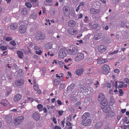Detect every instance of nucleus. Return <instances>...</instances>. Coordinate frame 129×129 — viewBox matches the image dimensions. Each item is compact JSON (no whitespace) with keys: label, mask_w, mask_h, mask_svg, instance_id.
Returning <instances> with one entry per match:
<instances>
[{"label":"nucleus","mask_w":129,"mask_h":129,"mask_svg":"<svg viewBox=\"0 0 129 129\" xmlns=\"http://www.w3.org/2000/svg\"><path fill=\"white\" fill-rule=\"evenodd\" d=\"M90 116V113H85L82 116L81 124L85 126H89L92 123V120L89 118Z\"/></svg>","instance_id":"obj_1"},{"label":"nucleus","mask_w":129,"mask_h":129,"mask_svg":"<svg viewBox=\"0 0 129 129\" xmlns=\"http://www.w3.org/2000/svg\"><path fill=\"white\" fill-rule=\"evenodd\" d=\"M98 100L100 102L101 107L102 109H103L104 111L106 112V110L104 108V107L108 105L107 100L105 99V95L102 93H100L98 97Z\"/></svg>","instance_id":"obj_2"},{"label":"nucleus","mask_w":129,"mask_h":129,"mask_svg":"<svg viewBox=\"0 0 129 129\" xmlns=\"http://www.w3.org/2000/svg\"><path fill=\"white\" fill-rule=\"evenodd\" d=\"M67 49L65 48H62L59 51L58 56L60 58H63L67 56Z\"/></svg>","instance_id":"obj_3"},{"label":"nucleus","mask_w":129,"mask_h":129,"mask_svg":"<svg viewBox=\"0 0 129 129\" xmlns=\"http://www.w3.org/2000/svg\"><path fill=\"white\" fill-rule=\"evenodd\" d=\"M103 74L107 75L109 72L110 68L109 66L106 64H104L101 68Z\"/></svg>","instance_id":"obj_4"},{"label":"nucleus","mask_w":129,"mask_h":129,"mask_svg":"<svg viewBox=\"0 0 129 129\" xmlns=\"http://www.w3.org/2000/svg\"><path fill=\"white\" fill-rule=\"evenodd\" d=\"M24 118L23 116H19L15 117L14 119L13 122L16 125H18L23 121Z\"/></svg>","instance_id":"obj_5"},{"label":"nucleus","mask_w":129,"mask_h":129,"mask_svg":"<svg viewBox=\"0 0 129 129\" xmlns=\"http://www.w3.org/2000/svg\"><path fill=\"white\" fill-rule=\"evenodd\" d=\"M104 108L106 110V112H104L103 110V109H102L103 111L105 113L108 114V115L109 117H113L115 115L114 113L111 111L110 110V108L109 106L108 107H105Z\"/></svg>","instance_id":"obj_6"},{"label":"nucleus","mask_w":129,"mask_h":129,"mask_svg":"<svg viewBox=\"0 0 129 129\" xmlns=\"http://www.w3.org/2000/svg\"><path fill=\"white\" fill-rule=\"evenodd\" d=\"M84 57V53L80 52L75 57V60L76 62L79 61L83 59Z\"/></svg>","instance_id":"obj_7"},{"label":"nucleus","mask_w":129,"mask_h":129,"mask_svg":"<svg viewBox=\"0 0 129 129\" xmlns=\"http://www.w3.org/2000/svg\"><path fill=\"white\" fill-rule=\"evenodd\" d=\"M63 11L65 16L68 17L70 15V9L68 6H64L63 8Z\"/></svg>","instance_id":"obj_8"},{"label":"nucleus","mask_w":129,"mask_h":129,"mask_svg":"<svg viewBox=\"0 0 129 129\" xmlns=\"http://www.w3.org/2000/svg\"><path fill=\"white\" fill-rule=\"evenodd\" d=\"M78 52V48L77 47H73L71 49H69V53L71 55H75Z\"/></svg>","instance_id":"obj_9"},{"label":"nucleus","mask_w":129,"mask_h":129,"mask_svg":"<svg viewBox=\"0 0 129 129\" xmlns=\"http://www.w3.org/2000/svg\"><path fill=\"white\" fill-rule=\"evenodd\" d=\"M19 32L21 34L24 33L26 31V26L24 25H21L19 27Z\"/></svg>","instance_id":"obj_10"},{"label":"nucleus","mask_w":129,"mask_h":129,"mask_svg":"<svg viewBox=\"0 0 129 129\" xmlns=\"http://www.w3.org/2000/svg\"><path fill=\"white\" fill-rule=\"evenodd\" d=\"M24 82L25 80L22 79L17 80L15 82V86H21L24 84Z\"/></svg>","instance_id":"obj_11"},{"label":"nucleus","mask_w":129,"mask_h":129,"mask_svg":"<svg viewBox=\"0 0 129 129\" xmlns=\"http://www.w3.org/2000/svg\"><path fill=\"white\" fill-rule=\"evenodd\" d=\"M68 31L70 34L72 35H75L77 33V30L75 28L69 29L68 30Z\"/></svg>","instance_id":"obj_12"},{"label":"nucleus","mask_w":129,"mask_h":129,"mask_svg":"<svg viewBox=\"0 0 129 129\" xmlns=\"http://www.w3.org/2000/svg\"><path fill=\"white\" fill-rule=\"evenodd\" d=\"M34 48L35 50V53L39 55H41L42 53V51L40 48L37 46L34 47Z\"/></svg>","instance_id":"obj_13"},{"label":"nucleus","mask_w":129,"mask_h":129,"mask_svg":"<svg viewBox=\"0 0 129 129\" xmlns=\"http://www.w3.org/2000/svg\"><path fill=\"white\" fill-rule=\"evenodd\" d=\"M32 117L34 119L37 121L39 120L40 119V117L39 114L36 112L33 113L32 115Z\"/></svg>","instance_id":"obj_14"},{"label":"nucleus","mask_w":129,"mask_h":129,"mask_svg":"<svg viewBox=\"0 0 129 129\" xmlns=\"http://www.w3.org/2000/svg\"><path fill=\"white\" fill-rule=\"evenodd\" d=\"M12 116L11 115H8L6 116L5 120L7 123L9 124L12 121Z\"/></svg>","instance_id":"obj_15"},{"label":"nucleus","mask_w":129,"mask_h":129,"mask_svg":"<svg viewBox=\"0 0 129 129\" xmlns=\"http://www.w3.org/2000/svg\"><path fill=\"white\" fill-rule=\"evenodd\" d=\"M100 10L99 9H95L92 8L90 9V11L91 13L93 14H96L99 13L100 12Z\"/></svg>","instance_id":"obj_16"},{"label":"nucleus","mask_w":129,"mask_h":129,"mask_svg":"<svg viewBox=\"0 0 129 129\" xmlns=\"http://www.w3.org/2000/svg\"><path fill=\"white\" fill-rule=\"evenodd\" d=\"M106 47L103 45L99 46L98 48V51L101 52H104L106 51Z\"/></svg>","instance_id":"obj_17"},{"label":"nucleus","mask_w":129,"mask_h":129,"mask_svg":"<svg viewBox=\"0 0 129 129\" xmlns=\"http://www.w3.org/2000/svg\"><path fill=\"white\" fill-rule=\"evenodd\" d=\"M22 95L20 94H18L16 95L13 98V100L15 102L19 101L21 98Z\"/></svg>","instance_id":"obj_18"},{"label":"nucleus","mask_w":129,"mask_h":129,"mask_svg":"<svg viewBox=\"0 0 129 129\" xmlns=\"http://www.w3.org/2000/svg\"><path fill=\"white\" fill-rule=\"evenodd\" d=\"M84 69L83 68L78 69L75 71L76 74L78 76H80L84 71Z\"/></svg>","instance_id":"obj_19"},{"label":"nucleus","mask_w":129,"mask_h":129,"mask_svg":"<svg viewBox=\"0 0 129 129\" xmlns=\"http://www.w3.org/2000/svg\"><path fill=\"white\" fill-rule=\"evenodd\" d=\"M75 86V84L74 83L71 84L67 88L68 91H72L74 89Z\"/></svg>","instance_id":"obj_20"},{"label":"nucleus","mask_w":129,"mask_h":129,"mask_svg":"<svg viewBox=\"0 0 129 129\" xmlns=\"http://www.w3.org/2000/svg\"><path fill=\"white\" fill-rule=\"evenodd\" d=\"M33 101V99L30 97H28L27 100H25V102L22 103L21 104L24 105V104L26 103L29 102L32 103Z\"/></svg>","instance_id":"obj_21"},{"label":"nucleus","mask_w":129,"mask_h":129,"mask_svg":"<svg viewBox=\"0 0 129 129\" xmlns=\"http://www.w3.org/2000/svg\"><path fill=\"white\" fill-rule=\"evenodd\" d=\"M0 104L1 105L6 107L9 104V103L7 100H4L0 102Z\"/></svg>","instance_id":"obj_22"},{"label":"nucleus","mask_w":129,"mask_h":129,"mask_svg":"<svg viewBox=\"0 0 129 129\" xmlns=\"http://www.w3.org/2000/svg\"><path fill=\"white\" fill-rule=\"evenodd\" d=\"M109 102V105L110 106H112L115 103L114 99L113 96H111Z\"/></svg>","instance_id":"obj_23"},{"label":"nucleus","mask_w":129,"mask_h":129,"mask_svg":"<svg viewBox=\"0 0 129 129\" xmlns=\"http://www.w3.org/2000/svg\"><path fill=\"white\" fill-rule=\"evenodd\" d=\"M103 125L102 122H98L95 124V127L97 129H99Z\"/></svg>","instance_id":"obj_24"},{"label":"nucleus","mask_w":129,"mask_h":129,"mask_svg":"<svg viewBox=\"0 0 129 129\" xmlns=\"http://www.w3.org/2000/svg\"><path fill=\"white\" fill-rule=\"evenodd\" d=\"M18 26V24L16 23H14L12 24L10 26L11 29L14 30L17 29Z\"/></svg>","instance_id":"obj_25"},{"label":"nucleus","mask_w":129,"mask_h":129,"mask_svg":"<svg viewBox=\"0 0 129 129\" xmlns=\"http://www.w3.org/2000/svg\"><path fill=\"white\" fill-rule=\"evenodd\" d=\"M100 38L101 36L100 33H97L94 35L93 38L95 40H97L99 39Z\"/></svg>","instance_id":"obj_26"},{"label":"nucleus","mask_w":129,"mask_h":129,"mask_svg":"<svg viewBox=\"0 0 129 129\" xmlns=\"http://www.w3.org/2000/svg\"><path fill=\"white\" fill-rule=\"evenodd\" d=\"M68 25L71 27H74L75 25V22L73 20L69 21L68 23Z\"/></svg>","instance_id":"obj_27"},{"label":"nucleus","mask_w":129,"mask_h":129,"mask_svg":"<svg viewBox=\"0 0 129 129\" xmlns=\"http://www.w3.org/2000/svg\"><path fill=\"white\" fill-rule=\"evenodd\" d=\"M36 38L38 40L39 39H44L45 38V36L43 35L38 34L36 36Z\"/></svg>","instance_id":"obj_28"},{"label":"nucleus","mask_w":129,"mask_h":129,"mask_svg":"<svg viewBox=\"0 0 129 129\" xmlns=\"http://www.w3.org/2000/svg\"><path fill=\"white\" fill-rule=\"evenodd\" d=\"M108 61L107 59H103L97 61V63L99 64L106 63Z\"/></svg>","instance_id":"obj_29"},{"label":"nucleus","mask_w":129,"mask_h":129,"mask_svg":"<svg viewBox=\"0 0 129 129\" xmlns=\"http://www.w3.org/2000/svg\"><path fill=\"white\" fill-rule=\"evenodd\" d=\"M17 54L18 57L21 59H22L23 55V53L20 51H18L17 52Z\"/></svg>","instance_id":"obj_30"},{"label":"nucleus","mask_w":129,"mask_h":129,"mask_svg":"<svg viewBox=\"0 0 129 129\" xmlns=\"http://www.w3.org/2000/svg\"><path fill=\"white\" fill-rule=\"evenodd\" d=\"M70 99L73 102H75L77 100V96L76 95L73 96L71 97Z\"/></svg>","instance_id":"obj_31"},{"label":"nucleus","mask_w":129,"mask_h":129,"mask_svg":"<svg viewBox=\"0 0 129 129\" xmlns=\"http://www.w3.org/2000/svg\"><path fill=\"white\" fill-rule=\"evenodd\" d=\"M66 125L68 126V128L67 129H71L72 128V124L69 121H67L66 122Z\"/></svg>","instance_id":"obj_32"},{"label":"nucleus","mask_w":129,"mask_h":129,"mask_svg":"<svg viewBox=\"0 0 129 129\" xmlns=\"http://www.w3.org/2000/svg\"><path fill=\"white\" fill-rule=\"evenodd\" d=\"M29 1L35 7L38 6L39 5V4L37 3L36 5H35V4L37 2L38 0H29Z\"/></svg>","instance_id":"obj_33"},{"label":"nucleus","mask_w":129,"mask_h":129,"mask_svg":"<svg viewBox=\"0 0 129 129\" xmlns=\"http://www.w3.org/2000/svg\"><path fill=\"white\" fill-rule=\"evenodd\" d=\"M34 88L36 90H38L39 89L38 85L36 84V81H34Z\"/></svg>","instance_id":"obj_34"},{"label":"nucleus","mask_w":129,"mask_h":129,"mask_svg":"<svg viewBox=\"0 0 129 129\" xmlns=\"http://www.w3.org/2000/svg\"><path fill=\"white\" fill-rule=\"evenodd\" d=\"M43 105L41 104H39L37 107V108L39 110V111H42L43 110Z\"/></svg>","instance_id":"obj_35"},{"label":"nucleus","mask_w":129,"mask_h":129,"mask_svg":"<svg viewBox=\"0 0 129 129\" xmlns=\"http://www.w3.org/2000/svg\"><path fill=\"white\" fill-rule=\"evenodd\" d=\"M22 14L25 15L27 13V9L25 8H23L21 12Z\"/></svg>","instance_id":"obj_36"},{"label":"nucleus","mask_w":129,"mask_h":129,"mask_svg":"<svg viewBox=\"0 0 129 129\" xmlns=\"http://www.w3.org/2000/svg\"><path fill=\"white\" fill-rule=\"evenodd\" d=\"M60 82V81L59 80L57 79H55L53 83L54 85H56L59 84Z\"/></svg>","instance_id":"obj_37"},{"label":"nucleus","mask_w":129,"mask_h":129,"mask_svg":"<svg viewBox=\"0 0 129 129\" xmlns=\"http://www.w3.org/2000/svg\"><path fill=\"white\" fill-rule=\"evenodd\" d=\"M31 17L34 19H36L37 17V15L35 13H34L32 14L31 15Z\"/></svg>","instance_id":"obj_38"},{"label":"nucleus","mask_w":129,"mask_h":129,"mask_svg":"<svg viewBox=\"0 0 129 129\" xmlns=\"http://www.w3.org/2000/svg\"><path fill=\"white\" fill-rule=\"evenodd\" d=\"M0 48L1 49L4 51L7 49V46H2L0 47Z\"/></svg>","instance_id":"obj_39"},{"label":"nucleus","mask_w":129,"mask_h":129,"mask_svg":"<svg viewBox=\"0 0 129 129\" xmlns=\"http://www.w3.org/2000/svg\"><path fill=\"white\" fill-rule=\"evenodd\" d=\"M25 5L28 8H31L32 7V5L29 2H27L25 3Z\"/></svg>","instance_id":"obj_40"},{"label":"nucleus","mask_w":129,"mask_h":129,"mask_svg":"<svg viewBox=\"0 0 129 129\" xmlns=\"http://www.w3.org/2000/svg\"><path fill=\"white\" fill-rule=\"evenodd\" d=\"M12 40V38L11 37H7L6 39V41H11Z\"/></svg>","instance_id":"obj_41"},{"label":"nucleus","mask_w":129,"mask_h":129,"mask_svg":"<svg viewBox=\"0 0 129 129\" xmlns=\"http://www.w3.org/2000/svg\"><path fill=\"white\" fill-rule=\"evenodd\" d=\"M10 44L12 46H15L16 45V43L14 41H12L10 42Z\"/></svg>","instance_id":"obj_42"},{"label":"nucleus","mask_w":129,"mask_h":129,"mask_svg":"<svg viewBox=\"0 0 129 129\" xmlns=\"http://www.w3.org/2000/svg\"><path fill=\"white\" fill-rule=\"evenodd\" d=\"M63 111L62 110H59L58 111V113L59 116H61L63 114Z\"/></svg>","instance_id":"obj_43"},{"label":"nucleus","mask_w":129,"mask_h":129,"mask_svg":"<svg viewBox=\"0 0 129 129\" xmlns=\"http://www.w3.org/2000/svg\"><path fill=\"white\" fill-rule=\"evenodd\" d=\"M124 82L125 83H129V79L127 78H125L124 79Z\"/></svg>","instance_id":"obj_44"},{"label":"nucleus","mask_w":129,"mask_h":129,"mask_svg":"<svg viewBox=\"0 0 129 129\" xmlns=\"http://www.w3.org/2000/svg\"><path fill=\"white\" fill-rule=\"evenodd\" d=\"M106 86L107 87L109 88H111V85L110 83H108L106 84Z\"/></svg>","instance_id":"obj_45"},{"label":"nucleus","mask_w":129,"mask_h":129,"mask_svg":"<svg viewBox=\"0 0 129 129\" xmlns=\"http://www.w3.org/2000/svg\"><path fill=\"white\" fill-rule=\"evenodd\" d=\"M119 69H115L114 70V72L118 74L119 72Z\"/></svg>","instance_id":"obj_46"},{"label":"nucleus","mask_w":129,"mask_h":129,"mask_svg":"<svg viewBox=\"0 0 129 129\" xmlns=\"http://www.w3.org/2000/svg\"><path fill=\"white\" fill-rule=\"evenodd\" d=\"M126 23L125 22L122 21L121 24V25L122 26V27H123L124 26Z\"/></svg>","instance_id":"obj_47"},{"label":"nucleus","mask_w":129,"mask_h":129,"mask_svg":"<svg viewBox=\"0 0 129 129\" xmlns=\"http://www.w3.org/2000/svg\"><path fill=\"white\" fill-rule=\"evenodd\" d=\"M85 5L84 2H82L79 4V6H83Z\"/></svg>","instance_id":"obj_48"},{"label":"nucleus","mask_w":129,"mask_h":129,"mask_svg":"<svg viewBox=\"0 0 129 129\" xmlns=\"http://www.w3.org/2000/svg\"><path fill=\"white\" fill-rule=\"evenodd\" d=\"M53 121L54 123L55 124L57 123V122L56 120V118L55 117L53 118Z\"/></svg>","instance_id":"obj_49"},{"label":"nucleus","mask_w":129,"mask_h":129,"mask_svg":"<svg viewBox=\"0 0 129 129\" xmlns=\"http://www.w3.org/2000/svg\"><path fill=\"white\" fill-rule=\"evenodd\" d=\"M119 92L121 94H123V91L122 89H119Z\"/></svg>","instance_id":"obj_50"},{"label":"nucleus","mask_w":129,"mask_h":129,"mask_svg":"<svg viewBox=\"0 0 129 129\" xmlns=\"http://www.w3.org/2000/svg\"><path fill=\"white\" fill-rule=\"evenodd\" d=\"M124 85L123 84H119L118 86V87H117L118 88H121L123 87Z\"/></svg>","instance_id":"obj_51"},{"label":"nucleus","mask_w":129,"mask_h":129,"mask_svg":"<svg viewBox=\"0 0 129 129\" xmlns=\"http://www.w3.org/2000/svg\"><path fill=\"white\" fill-rule=\"evenodd\" d=\"M81 104V103L80 102L78 101L75 104V105L76 106H79Z\"/></svg>","instance_id":"obj_52"},{"label":"nucleus","mask_w":129,"mask_h":129,"mask_svg":"<svg viewBox=\"0 0 129 129\" xmlns=\"http://www.w3.org/2000/svg\"><path fill=\"white\" fill-rule=\"evenodd\" d=\"M118 52V50H117L116 51H113V52H112V53H111V54H114L117 53Z\"/></svg>","instance_id":"obj_53"},{"label":"nucleus","mask_w":129,"mask_h":129,"mask_svg":"<svg viewBox=\"0 0 129 129\" xmlns=\"http://www.w3.org/2000/svg\"><path fill=\"white\" fill-rule=\"evenodd\" d=\"M4 55L2 54L3 56H5L7 55V51L4 52L3 53Z\"/></svg>","instance_id":"obj_54"},{"label":"nucleus","mask_w":129,"mask_h":129,"mask_svg":"<svg viewBox=\"0 0 129 129\" xmlns=\"http://www.w3.org/2000/svg\"><path fill=\"white\" fill-rule=\"evenodd\" d=\"M43 111L45 113H46L47 111V109L45 107L44 108H43Z\"/></svg>","instance_id":"obj_55"},{"label":"nucleus","mask_w":129,"mask_h":129,"mask_svg":"<svg viewBox=\"0 0 129 129\" xmlns=\"http://www.w3.org/2000/svg\"><path fill=\"white\" fill-rule=\"evenodd\" d=\"M57 102L58 105H62V103L61 101L58 100L57 101Z\"/></svg>","instance_id":"obj_56"},{"label":"nucleus","mask_w":129,"mask_h":129,"mask_svg":"<svg viewBox=\"0 0 129 129\" xmlns=\"http://www.w3.org/2000/svg\"><path fill=\"white\" fill-rule=\"evenodd\" d=\"M65 123L64 119L63 121H62L61 122V125L63 126V127L64 126V125Z\"/></svg>","instance_id":"obj_57"},{"label":"nucleus","mask_w":129,"mask_h":129,"mask_svg":"<svg viewBox=\"0 0 129 129\" xmlns=\"http://www.w3.org/2000/svg\"><path fill=\"white\" fill-rule=\"evenodd\" d=\"M71 72H68L67 76H69V77H71Z\"/></svg>","instance_id":"obj_58"},{"label":"nucleus","mask_w":129,"mask_h":129,"mask_svg":"<svg viewBox=\"0 0 129 129\" xmlns=\"http://www.w3.org/2000/svg\"><path fill=\"white\" fill-rule=\"evenodd\" d=\"M83 16L82 14V13H80L78 16V18H81Z\"/></svg>","instance_id":"obj_59"},{"label":"nucleus","mask_w":129,"mask_h":129,"mask_svg":"<svg viewBox=\"0 0 129 129\" xmlns=\"http://www.w3.org/2000/svg\"><path fill=\"white\" fill-rule=\"evenodd\" d=\"M56 98V97H55V98H53L51 99V101L52 103H54L55 100V98Z\"/></svg>","instance_id":"obj_60"},{"label":"nucleus","mask_w":129,"mask_h":129,"mask_svg":"<svg viewBox=\"0 0 129 129\" xmlns=\"http://www.w3.org/2000/svg\"><path fill=\"white\" fill-rule=\"evenodd\" d=\"M109 93L110 94H113V91L112 89H110L109 91Z\"/></svg>","instance_id":"obj_61"},{"label":"nucleus","mask_w":129,"mask_h":129,"mask_svg":"<svg viewBox=\"0 0 129 129\" xmlns=\"http://www.w3.org/2000/svg\"><path fill=\"white\" fill-rule=\"evenodd\" d=\"M121 111L122 113H124L126 111V110L125 109H122Z\"/></svg>","instance_id":"obj_62"},{"label":"nucleus","mask_w":129,"mask_h":129,"mask_svg":"<svg viewBox=\"0 0 129 129\" xmlns=\"http://www.w3.org/2000/svg\"><path fill=\"white\" fill-rule=\"evenodd\" d=\"M104 129H111V128L110 126H107L105 127Z\"/></svg>","instance_id":"obj_63"},{"label":"nucleus","mask_w":129,"mask_h":129,"mask_svg":"<svg viewBox=\"0 0 129 129\" xmlns=\"http://www.w3.org/2000/svg\"><path fill=\"white\" fill-rule=\"evenodd\" d=\"M80 6L79 5L77 7V8L76 10V12H78L80 8Z\"/></svg>","instance_id":"obj_64"}]
</instances>
